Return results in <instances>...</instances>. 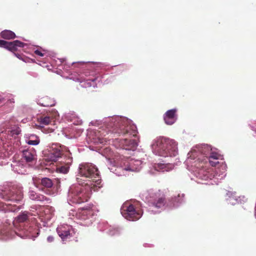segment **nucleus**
Instances as JSON below:
<instances>
[{"label":"nucleus","mask_w":256,"mask_h":256,"mask_svg":"<svg viewBox=\"0 0 256 256\" xmlns=\"http://www.w3.org/2000/svg\"><path fill=\"white\" fill-rule=\"evenodd\" d=\"M121 144L124 148L128 150L135 148L138 146V142L136 140H129L128 138L122 140Z\"/></svg>","instance_id":"f8f14e48"},{"label":"nucleus","mask_w":256,"mask_h":256,"mask_svg":"<svg viewBox=\"0 0 256 256\" xmlns=\"http://www.w3.org/2000/svg\"><path fill=\"white\" fill-rule=\"evenodd\" d=\"M34 54L38 56H44V54L42 53L40 50H36L34 51Z\"/></svg>","instance_id":"c85d7f7f"},{"label":"nucleus","mask_w":256,"mask_h":256,"mask_svg":"<svg viewBox=\"0 0 256 256\" xmlns=\"http://www.w3.org/2000/svg\"><path fill=\"white\" fill-rule=\"evenodd\" d=\"M92 208H84L82 210V214H83V215H85V214H92Z\"/></svg>","instance_id":"b1692460"},{"label":"nucleus","mask_w":256,"mask_h":256,"mask_svg":"<svg viewBox=\"0 0 256 256\" xmlns=\"http://www.w3.org/2000/svg\"><path fill=\"white\" fill-rule=\"evenodd\" d=\"M13 223L12 226L10 224L8 226H4L0 231V234L4 236L6 238H12L14 237L15 235H18L20 237H23L21 234H19L16 230H12V226L14 225Z\"/></svg>","instance_id":"1a4fd4ad"},{"label":"nucleus","mask_w":256,"mask_h":256,"mask_svg":"<svg viewBox=\"0 0 256 256\" xmlns=\"http://www.w3.org/2000/svg\"><path fill=\"white\" fill-rule=\"evenodd\" d=\"M220 156L216 152H212L208 156V159L218 160Z\"/></svg>","instance_id":"393cba45"},{"label":"nucleus","mask_w":256,"mask_h":256,"mask_svg":"<svg viewBox=\"0 0 256 256\" xmlns=\"http://www.w3.org/2000/svg\"><path fill=\"white\" fill-rule=\"evenodd\" d=\"M0 36L6 40L13 39L16 38L15 34L10 30H4L2 31L0 34Z\"/></svg>","instance_id":"a211bd4d"},{"label":"nucleus","mask_w":256,"mask_h":256,"mask_svg":"<svg viewBox=\"0 0 256 256\" xmlns=\"http://www.w3.org/2000/svg\"><path fill=\"white\" fill-rule=\"evenodd\" d=\"M79 173L86 180L77 178L78 185L72 186L68 191V200L72 204H80L87 202L92 190L101 183V178L96 166L91 163L82 164L79 166Z\"/></svg>","instance_id":"f257e3e1"},{"label":"nucleus","mask_w":256,"mask_h":256,"mask_svg":"<svg viewBox=\"0 0 256 256\" xmlns=\"http://www.w3.org/2000/svg\"><path fill=\"white\" fill-rule=\"evenodd\" d=\"M30 214H29L28 212H24L17 217L16 222L18 223L26 222L28 220Z\"/></svg>","instance_id":"aec40b11"},{"label":"nucleus","mask_w":256,"mask_h":256,"mask_svg":"<svg viewBox=\"0 0 256 256\" xmlns=\"http://www.w3.org/2000/svg\"><path fill=\"white\" fill-rule=\"evenodd\" d=\"M38 104L42 106H54V100L48 96L42 98L38 100Z\"/></svg>","instance_id":"dca6fc26"},{"label":"nucleus","mask_w":256,"mask_h":256,"mask_svg":"<svg viewBox=\"0 0 256 256\" xmlns=\"http://www.w3.org/2000/svg\"><path fill=\"white\" fill-rule=\"evenodd\" d=\"M53 184L52 181L50 178H44L38 180L36 182V186L40 190L45 192L46 194H50L51 192L49 190H46V191H45L44 188H46L48 189L51 188Z\"/></svg>","instance_id":"6e6552de"},{"label":"nucleus","mask_w":256,"mask_h":256,"mask_svg":"<svg viewBox=\"0 0 256 256\" xmlns=\"http://www.w3.org/2000/svg\"><path fill=\"white\" fill-rule=\"evenodd\" d=\"M40 140L38 137L35 136H31L30 138L26 141V143L30 145L36 146L38 144Z\"/></svg>","instance_id":"412c9836"},{"label":"nucleus","mask_w":256,"mask_h":256,"mask_svg":"<svg viewBox=\"0 0 256 256\" xmlns=\"http://www.w3.org/2000/svg\"><path fill=\"white\" fill-rule=\"evenodd\" d=\"M20 209L19 206H17L16 204H4L2 202H0V210L6 212H14L17 210Z\"/></svg>","instance_id":"2eb2a0df"},{"label":"nucleus","mask_w":256,"mask_h":256,"mask_svg":"<svg viewBox=\"0 0 256 256\" xmlns=\"http://www.w3.org/2000/svg\"><path fill=\"white\" fill-rule=\"evenodd\" d=\"M52 118L50 116L46 115L40 116L37 118L38 122L41 127L50 124L52 122Z\"/></svg>","instance_id":"4468645a"},{"label":"nucleus","mask_w":256,"mask_h":256,"mask_svg":"<svg viewBox=\"0 0 256 256\" xmlns=\"http://www.w3.org/2000/svg\"><path fill=\"white\" fill-rule=\"evenodd\" d=\"M153 150L160 156H174L178 154L176 142L166 138H158L152 146Z\"/></svg>","instance_id":"7ed1b4c3"},{"label":"nucleus","mask_w":256,"mask_h":256,"mask_svg":"<svg viewBox=\"0 0 256 256\" xmlns=\"http://www.w3.org/2000/svg\"><path fill=\"white\" fill-rule=\"evenodd\" d=\"M184 194H182V195H180V194H178V196L177 197H174V198H171V200L172 201V204L173 206L174 205V202H182V200L181 198H183L184 197Z\"/></svg>","instance_id":"5701e85b"},{"label":"nucleus","mask_w":256,"mask_h":256,"mask_svg":"<svg viewBox=\"0 0 256 256\" xmlns=\"http://www.w3.org/2000/svg\"><path fill=\"white\" fill-rule=\"evenodd\" d=\"M7 103L14 104V98L10 99L8 100Z\"/></svg>","instance_id":"7c9ffc66"},{"label":"nucleus","mask_w":256,"mask_h":256,"mask_svg":"<svg viewBox=\"0 0 256 256\" xmlns=\"http://www.w3.org/2000/svg\"><path fill=\"white\" fill-rule=\"evenodd\" d=\"M1 198L8 202H16L20 201L23 198L22 188L17 186H12L6 189L0 193Z\"/></svg>","instance_id":"39448f33"},{"label":"nucleus","mask_w":256,"mask_h":256,"mask_svg":"<svg viewBox=\"0 0 256 256\" xmlns=\"http://www.w3.org/2000/svg\"><path fill=\"white\" fill-rule=\"evenodd\" d=\"M218 160H212L208 159V162L212 166H215L219 163Z\"/></svg>","instance_id":"bb28decb"},{"label":"nucleus","mask_w":256,"mask_h":256,"mask_svg":"<svg viewBox=\"0 0 256 256\" xmlns=\"http://www.w3.org/2000/svg\"><path fill=\"white\" fill-rule=\"evenodd\" d=\"M24 45V42L18 40H16L11 42H8L6 48L12 52H14L17 50L18 47L22 48Z\"/></svg>","instance_id":"ddd939ff"},{"label":"nucleus","mask_w":256,"mask_h":256,"mask_svg":"<svg viewBox=\"0 0 256 256\" xmlns=\"http://www.w3.org/2000/svg\"><path fill=\"white\" fill-rule=\"evenodd\" d=\"M47 240L49 242H52L54 240V238L52 236H49L47 238Z\"/></svg>","instance_id":"c756f323"},{"label":"nucleus","mask_w":256,"mask_h":256,"mask_svg":"<svg viewBox=\"0 0 256 256\" xmlns=\"http://www.w3.org/2000/svg\"><path fill=\"white\" fill-rule=\"evenodd\" d=\"M148 202L150 206L157 209H162L166 204V196L160 190L156 193H150V196L148 198Z\"/></svg>","instance_id":"423d86ee"},{"label":"nucleus","mask_w":256,"mask_h":256,"mask_svg":"<svg viewBox=\"0 0 256 256\" xmlns=\"http://www.w3.org/2000/svg\"><path fill=\"white\" fill-rule=\"evenodd\" d=\"M176 110L172 109L168 110L164 115V120L168 125H172L177 120Z\"/></svg>","instance_id":"9b49d317"},{"label":"nucleus","mask_w":256,"mask_h":256,"mask_svg":"<svg viewBox=\"0 0 256 256\" xmlns=\"http://www.w3.org/2000/svg\"><path fill=\"white\" fill-rule=\"evenodd\" d=\"M120 211L122 214L125 218L132 221L138 220L142 214V211L140 208H136L130 202L123 204Z\"/></svg>","instance_id":"20e7f679"},{"label":"nucleus","mask_w":256,"mask_h":256,"mask_svg":"<svg viewBox=\"0 0 256 256\" xmlns=\"http://www.w3.org/2000/svg\"><path fill=\"white\" fill-rule=\"evenodd\" d=\"M26 236H27L28 235V234H25Z\"/></svg>","instance_id":"473e14b6"},{"label":"nucleus","mask_w":256,"mask_h":256,"mask_svg":"<svg viewBox=\"0 0 256 256\" xmlns=\"http://www.w3.org/2000/svg\"><path fill=\"white\" fill-rule=\"evenodd\" d=\"M57 232L62 241L70 240L74 236V231L70 226H61L57 228Z\"/></svg>","instance_id":"0eeeda50"},{"label":"nucleus","mask_w":256,"mask_h":256,"mask_svg":"<svg viewBox=\"0 0 256 256\" xmlns=\"http://www.w3.org/2000/svg\"><path fill=\"white\" fill-rule=\"evenodd\" d=\"M4 100V98H0V102H2Z\"/></svg>","instance_id":"2f4dec72"},{"label":"nucleus","mask_w":256,"mask_h":256,"mask_svg":"<svg viewBox=\"0 0 256 256\" xmlns=\"http://www.w3.org/2000/svg\"><path fill=\"white\" fill-rule=\"evenodd\" d=\"M60 172L66 174L69 170V167L68 166H62L58 168Z\"/></svg>","instance_id":"a878e982"},{"label":"nucleus","mask_w":256,"mask_h":256,"mask_svg":"<svg viewBox=\"0 0 256 256\" xmlns=\"http://www.w3.org/2000/svg\"><path fill=\"white\" fill-rule=\"evenodd\" d=\"M154 169L158 172H164L167 171L166 166L163 164H158L154 166Z\"/></svg>","instance_id":"4be33fe9"},{"label":"nucleus","mask_w":256,"mask_h":256,"mask_svg":"<svg viewBox=\"0 0 256 256\" xmlns=\"http://www.w3.org/2000/svg\"><path fill=\"white\" fill-rule=\"evenodd\" d=\"M106 122V128L114 134L128 137L131 136L134 137L136 136V126L131 124L128 119L118 116L114 117L107 120Z\"/></svg>","instance_id":"f03ea898"},{"label":"nucleus","mask_w":256,"mask_h":256,"mask_svg":"<svg viewBox=\"0 0 256 256\" xmlns=\"http://www.w3.org/2000/svg\"><path fill=\"white\" fill-rule=\"evenodd\" d=\"M62 152L60 150L50 154V157H48L46 160L48 162H55L58 160L59 158L61 157Z\"/></svg>","instance_id":"6ab92c4d"},{"label":"nucleus","mask_w":256,"mask_h":256,"mask_svg":"<svg viewBox=\"0 0 256 256\" xmlns=\"http://www.w3.org/2000/svg\"><path fill=\"white\" fill-rule=\"evenodd\" d=\"M22 158L28 165H32L36 162V152L32 150H26L22 152Z\"/></svg>","instance_id":"9d476101"},{"label":"nucleus","mask_w":256,"mask_h":256,"mask_svg":"<svg viewBox=\"0 0 256 256\" xmlns=\"http://www.w3.org/2000/svg\"><path fill=\"white\" fill-rule=\"evenodd\" d=\"M28 196L30 199L34 200L44 201L48 200V198L45 196L38 194L34 190H30L29 192Z\"/></svg>","instance_id":"f3484780"},{"label":"nucleus","mask_w":256,"mask_h":256,"mask_svg":"<svg viewBox=\"0 0 256 256\" xmlns=\"http://www.w3.org/2000/svg\"><path fill=\"white\" fill-rule=\"evenodd\" d=\"M8 42L0 40V47L6 48Z\"/></svg>","instance_id":"cd10ccee"}]
</instances>
